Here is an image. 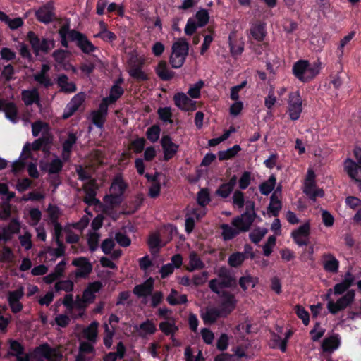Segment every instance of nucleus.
<instances>
[{"label":"nucleus","mask_w":361,"mask_h":361,"mask_svg":"<svg viewBox=\"0 0 361 361\" xmlns=\"http://www.w3.org/2000/svg\"><path fill=\"white\" fill-rule=\"evenodd\" d=\"M266 233H267L266 229H262V230H260L259 228L255 229L250 233V235H249L250 239L255 244H257L259 242H260V240L264 236Z\"/></svg>","instance_id":"052dcab7"},{"label":"nucleus","mask_w":361,"mask_h":361,"mask_svg":"<svg viewBox=\"0 0 361 361\" xmlns=\"http://www.w3.org/2000/svg\"><path fill=\"white\" fill-rule=\"evenodd\" d=\"M227 317V314H225L219 307H207L205 312L201 314V317L206 325L214 324L218 319Z\"/></svg>","instance_id":"ddd939ff"},{"label":"nucleus","mask_w":361,"mask_h":361,"mask_svg":"<svg viewBox=\"0 0 361 361\" xmlns=\"http://www.w3.org/2000/svg\"><path fill=\"white\" fill-rule=\"evenodd\" d=\"M209 20V15L208 11L205 8H202L197 11L195 17L188 18L184 31L186 35L192 36L194 35L199 27H204Z\"/></svg>","instance_id":"20e7f679"},{"label":"nucleus","mask_w":361,"mask_h":361,"mask_svg":"<svg viewBox=\"0 0 361 361\" xmlns=\"http://www.w3.org/2000/svg\"><path fill=\"white\" fill-rule=\"evenodd\" d=\"M322 68V62L319 59L310 63L309 61L300 59L294 63L293 66V74L303 83H307L312 80Z\"/></svg>","instance_id":"f03ea898"},{"label":"nucleus","mask_w":361,"mask_h":361,"mask_svg":"<svg viewBox=\"0 0 361 361\" xmlns=\"http://www.w3.org/2000/svg\"><path fill=\"white\" fill-rule=\"evenodd\" d=\"M220 228L222 230L221 237L224 241L231 240L240 234L239 231L232 225L230 226L227 224H222Z\"/></svg>","instance_id":"473e14b6"},{"label":"nucleus","mask_w":361,"mask_h":361,"mask_svg":"<svg viewBox=\"0 0 361 361\" xmlns=\"http://www.w3.org/2000/svg\"><path fill=\"white\" fill-rule=\"evenodd\" d=\"M102 288V283L99 281L90 283L84 290L82 298L88 303L92 304L96 299V293Z\"/></svg>","instance_id":"f3484780"},{"label":"nucleus","mask_w":361,"mask_h":361,"mask_svg":"<svg viewBox=\"0 0 361 361\" xmlns=\"http://www.w3.org/2000/svg\"><path fill=\"white\" fill-rule=\"evenodd\" d=\"M72 264L78 267L75 272L76 278H87L92 271V265L85 257H80L74 259Z\"/></svg>","instance_id":"9d476101"},{"label":"nucleus","mask_w":361,"mask_h":361,"mask_svg":"<svg viewBox=\"0 0 361 361\" xmlns=\"http://www.w3.org/2000/svg\"><path fill=\"white\" fill-rule=\"evenodd\" d=\"M60 42L63 47L68 49L69 42H74L76 47L85 54L90 55L97 50L87 35L81 32L70 28V22L67 20L58 31Z\"/></svg>","instance_id":"f257e3e1"},{"label":"nucleus","mask_w":361,"mask_h":361,"mask_svg":"<svg viewBox=\"0 0 361 361\" xmlns=\"http://www.w3.org/2000/svg\"><path fill=\"white\" fill-rule=\"evenodd\" d=\"M78 140L75 133L69 132L67 139L63 142L62 148L64 149L66 152H72L73 145L76 143Z\"/></svg>","instance_id":"de8ad7c7"},{"label":"nucleus","mask_w":361,"mask_h":361,"mask_svg":"<svg viewBox=\"0 0 361 361\" xmlns=\"http://www.w3.org/2000/svg\"><path fill=\"white\" fill-rule=\"evenodd\" d=\"M217 275L221 279L219 287L224 288H235L237 286V281L233 276L230 270L226 267H221L217 271Z\"/></svg>","instance_id":"f8f14e48"},{"label":"nucleus","mask_w":361,"mask_h":361,"mask_svg":"<svg viewBox=\"0 0 361 361\" xmlns=\"http://www.w3.org/2000/svg\"><path fill=\"white\" fill-rule=\"evenodd\" d=\"M24 295V290L23 287L18 289L9 291L8 293V302L13 313L17 314L23 310V304L20 302V299Z\"/></svg>","instance_id":"9b49d317"},{"label":"nucleus","mask_w":361,"mask_h":361,"mask_svg":"<svg viewBox=\"0 0 361 361\" xmlns=\"http://www.w3.org/2000/svg\"><path fill=\"white\" fill-rule=\"evenodd\" d=\"M277 334L272 332V348H279L285 353L287 350L288 339L292 336L293 331L283 326H276Z\"/></svg>","instance_id":"39448f33"},{"label":"nucleus","mask_w":361,"mask_h":361,"mask_svg":"<svg viewBox=\"0 0 361 361\" xmlns=\"http://www.w3.org/2000/svg\"><path fill=\"white\" fill-rule=\"evenodd\" d=\"M211 202V196L207 188H201L197 194V202L202 207H206Z\"/></svg>","instance_id":"58836bf2"},{"label":"nucleus","mask_w":361,"mask_h":361,"mask_svg":"<svg viewBox=\"0 0 361 361\" xmlns=\"http://www.w3.org/2000/svg\"><path fill=\"white\" fill-rule=\"evenodd\" d=\"M189 51V44L185 38H179L172 45V53L187 57Z\"/></svg>","instance_id":"393cba45"},{"label":"nucleus","mask_w":361,"mask_h":361,"mask_svg":"<svg viewBox=\"0 0 361 361\" xmlns=\"http://www.w3.org/2000/svg\"><path fill=\"white\" fill-rule=\"evenodd\" d=\"M161 145L164 152V160L169 161L178 152L179 146L173 142L171 137L166 135H163L161 140Z\"/></svg>","instance_id":"1a4fd4ad"},{"label":"nucleus","mask_w":361,"mask_h":361,"mask_svg":"<svg viewBox=\"0 0 361 361\" xmlns=\"http://www.w3.org/2000/svg\"><path fill=\"white\" fill-rule=\"evenodd\" d=\"M250 180H251V173L249 171H244L241 176V177L239 179V188L241 189V190H245L246 189L250 183Z\"/></svg>","instance_id":"338daca9"},{"label":"nucleus","mask_w":361,"mask_h":361,"mask_svg":"<svg viewBox=\"0 0 361 361\" xmlns=\"http://www.w3.org/2000/svg\"><path fill=\"white\" fill-rule=\"evenodd\" d=\"M355 32L351 31L348 35H345L340 42V44L337 48V56L341 58L343 55V49L345 46L355 37Z\"/></svg>","instance_id":"09e8293b"},{"label":"nucleus","mask_w":361,"mask_h":361,"mask_svg":"<svg viewBox=\"0 0 361 361\" xmlns=\"http://www.w3.org/2000/svg\"><path fill=\"white\" fill-rule=\"evenodd\" d=\"M153 288L154 279L150 277L144 283L136 285L133 290V293L139 298L147 297L152 295Z\"/></svg>","instance_id":"aec40b11"},{"label":"nucleus","mask_w":361,"mask_h":361,"mask_svg":"<svg viewBox=\"0 0 361 361\" xmlns=\"http://www.w3.org/2000/svg\"><path fill=\"white\" fill-rule=\"evenodd\" d=\"M175 105L182 111H193L196 109L195 102L190 99L185 93L178 92L173 96Z\"/></svg>","instance_id":"2eb2a0df"},{"label":"nucleus","mask_w":361,"mask_h":361,"mask_svg":"<svg viewBox=\"0 0 361 361\" xmlns=\"http://www.w3.org/2000/svg\"><path fill=\"white\" fill-rule=\"evenodd\" d=\"M205 264L198 256L197 253L192 251L189 255V264L185 267L186 270L192 272L195 270L202 269Z\"/></svg>","instance_id":"cd10ccee"},{"label":"nucleus","mask_w":361,"mask_h":361,"mask_svg":"<svg viewBox=\"0 0 361 361\" xmlns=\"http://www.w3.org/2000/svg\"><path fill=\"white\" fill-rule=\"evenodd\" d=\"M0 20L5 23L11 30H17L24 24L23 20L20 17H16L11 19L4 12L0 11Z\"/></svg>","instance_id":"c756f323"},{"label":"nucleus","mask_w":361,"mask_h":361,"mask_svg":"<svg viewBox=\"0 0 361 361\" xmlns=\"http://www.w3.org/2000/svg\"><path fill=\"white\" fill-rule=\"evenodd\" d=\"M241 150V147L238 145H235L232 147L218 152V158L220 161L229 160L236 156Z\"/></svg>","instance_id":"c9c22d12"},{"label":"nucleus","mask_w":361,"mask_h":361,"mask_svg":"<svg viewBox=\"0 0 361 361\" xmlns=\"http://www.w3.org/2000/svg\"><path fill=\"white\" fill-rule=\"evenodd\" d=\"M291 235L310 237V224L309 221L304 223L300 226L297 229L291 233Z\"/></svg>","instance_id":"49530a36"},{"label":"nucleus","mask_w":361,"mask_h":361,"mask_svg":"<svg viewBox=\"0 0 361 361\" xmlns=\"http://www.w3.org/2000/svg\"><path fill=\"white\" fill-rule=\"evenodd\" d=\"M35 353L40 355L47 360H51L54 357L56 360L62 357V355L56 351L55 348H51L48 343H45L36 347L34 350Z\"/></svg>","instance_id":"a211bd4d"},{"label":"nucleus","mask_w":361,"mask_h":361,"mask_svg":"<svg viewBox=\"0 0 361 361\" xmlns=\"http://www.w3.org/2000/svg\"><path fill=\"white\" fill-rule=\"evenodd\" d=\"M171 322L164 321L161 322L159 324V329L166 335L171 336V339L173 342H175V338L173 337L175 333L178 330V327L176 326L175 321L171 319Z\"/></svg>","instance_id":"72a5a7b5"},{"label":"nucleus","mask_w":361,"mask_h":361,"mask_svg":"<svg viewBox=\"0 0 361 361\" xmlns=\"http://www.w3.org/2000/svg\"><path fill=\"white\" fill-rule=\"evenodd\" d=\"M340 344L341 341L338 338V335L333 334L332 336L323 340L322 343V348L324 353H332L338 348Z\"/></svg>","instance_id":"5701e85b"},{"label":"nucleus","mask_w":361,"mask_h":361,"mask_svg":"<svg viewBox=\"0 0 361 361\" xmlns=\"http://www.w3.org/2000/svg\"><path fill=\"white\" fill-rule=\"evenodd\" d=\"M160 192H161L160 181L158 180L156 182L152 183V185L149 189V193H148L149 196L153 199L157 198L159 196Z\"/></svg>","instance_id":"69168bd1"},{"label":"nucleus","mask_w":361,"mask_h":361,"mask_svg":"<svg viewBox=\"0 0 361 361\" xmlns=\"http://www.w3.org/2000/svg\"><path fill=\"white\" fill-rule=\"evenodd\" d=\"M55 9L54 2L48 1L35 11V18L39 22L47 25L56 20Z\"/></svg>","instance_id":"0eeeda50"},{"label":"nucleus","mask_w":361,"mask_h":361,"mask_svg":"<svg viewBox=\"0 0 361 361\" xmlns=\"http://www.w3.org/2000/svg\"><path fill=\"white\" fill-rule=\"evenodd\" d=\"M324 269L332 274L338 271L340 262L331 253H324L322 256Z\"/></svg>","instance_id":"6ab92c4d"},{"label":"nucleus","mask_w":361,"mask_h":361,"mask_svg":"<svg viewBox=\"0 0 361 361\" xmlns=\"http://www.w3.org/2000/svg\"><path fill=\"white\" fill-rule=\"evenodd\" d=\"M355 297V292L354 290H348L344 295L340 298L337 301V304L340 307L341 311L345 309L354 300Z\"/></svg>","instance_id":"e433bc0d"},{"label":"nucleus","mask_w":361,"mask_h":361,"mask_svg":"<svg viewBox=\"0 0 361 361\" xmlns=\"http://www.w3.org/2000/svg\"><path fill=\"white\" fill-rule=\"evenodd\" d=\"M91 114L92 123L95 125L98 128H103L104 124L106 121V116L94 111H92Z\"/></svg>","instance_id":"864d4df0"},{"label":"nucleus","mask_w":361,"mask_h":361,"mask_svg":"<svg viewBox=\"0 0 361 361\" xmlns=\"http://www.w3.org/2000/svg\"><path fill=\"white\" fill-rule=\"evenodd\" d=\"M85 101V97L82 94H78L75 95L69 103L64 109L62 116L63 119H68L76 112L79 107Z\"/></svg>","instance_id":"dca6fc26"},{"label":"nucleus","mask_w":361,"mask_h":361,"mask_svg":"<svg viewBox=\"0 0 361 361\" xmlns=\"http://www.w3.org/2000/svg\"><path fill=\"white\" fill-rule=\"evenodd\" d=\"M204 82L202 80H200L197 83H195L192 87H190L188 90V94L190 97L193 99H198L200 97V90L203 87Z\"/></svg>","instance_id":"bf43d9fd"},{"label":"nucleus","mask_w":361,"mask_h":361,"mask_svg":"<svg viewBox=\"0 0 361 361\" xmlns=\"http://www.w3.org/2000/svg\"><path fill=\"white\" fill-rule=\"evenodd\" d=\"M56 292L63 290L67 293L72 292L74 288V283L69 279L57 281L54 285Z\"/></svg>","instance_id":"79ce46f5"},{"label":"nucleus","mask_w":361,"mask_h":361,"mask_svg":"<svg viewBox=\"0 0 361 361\" xmlns=\"http://www.w3.org/2000/svg\"><path fill=\"white\" fill-rule=\"evenodd\" d=\"M124 93V90L122 87H118L116 85H113L110 89L109 95L106 97L111 103H115Z\"/></svg>","instance_id":"c03bdc74"},{"label":"nucleus","mask_w":361,"mask_h":361,"mask_svg":"<svg viewBox=\"0 0 361 361\" xmlns=\"http://www.w3.org/2000/svg\"><path fill=\"white\" fill-rule=\"evenodd\" d=\"M185 59L186 58L184 56L172 53L169 59V62L173 68H179L183 65Z\"/></svg>","instance_id":"13d9d810"},{"label":"nucleus","mask_w":361,"mask_h":361,"mask_svg":"<svg viewBox=\"0 0 361 361\" xmlns=\"http://www.w3.org/2000/svg\"><path fill=\"white\" fill-rule=\"evenodd\" d=\"M250 34L257 41L263 40L266 34L265 26L260 23L253 25L250 29Z\"/></svg>","instance_id":"ea45409f"},{"label":"nucleus","mask_w":361,"mask_h":361,"mask_svg":"<svg viewBox=\"0 0 361 361\" xmlns=\"http://www.w3.org/2000/svg\"><path fill=\"white\" fill-rule=\"evenodd\" d=\"M146 144V140L144 137H138L131 142V147L136 153L142 152Z\"/></svg>","instance_id":"e2e57ef3"},{"label":"nucleus","mask_w":361,"mask_h":361,"mask_svg":"<svg viewBox=\"0 0 361 361\" xmlns=\"http://www.w3.org/2000/svg\"><path fill=\"white\" fill-rule=\"evenodd\" d=\"M140 331H144L146 334H154L157 331L155 324L152 320L147 319L145 322L141 323L139 326Z\"/></svg>","instance_id":"603ef678"},{"label":"nucleus","mask_w":361,"mask_h":361,"mask_svg":"<svg viewBox=\"0 0 361 361\" xmlns=\"http://www.w3.org/2000/svg\"><path fill=\"white\" fill-rule=\"evenodd\" d=\"M344 170L349 177L355 181L360 182L361 178H358V164L353 159L348 158L344 162Z\"/></svg>","instance_id":"b1692460"},{"label":"nucleus","mask_w":361,"mask_h":361,"mask_svg":"<svg viewBox=\"0 0 361 361\" xmlns=\"http://www.w3.org/2000/svg\"><path fill=\"white\" fill-rule=\"evenodd\" d=\"M63 162L59 158L56 157L47 165V166H41L42 171H47L49 174H56L59 178V173L62 171Z\"/></svg>","instance_id":"2f4dec72"},{"label":"nucleus","mask_w":361,"mask_h":361,"mask_svg":"<svg viewBox=\"0 0 361 361\" xmlns=\"http://www.w3.org/2000/svg\"><path fill=\"white\" fill-rule=\"evenodd\" d=\"M128 185L123 178L121 173L116 174L110 186L111 193L104 197V202L111 207L119 206L123 200V196Z\"/></svg>","instance_id":"7ed1b4c3"},{"label":"nucleus","mask_w":361,"mask_h":361,"mask_svg":"<svg viewBox=\"0 0 361 361\" xmlns=\"http://www.w3.org/2000/svg\"><path fill=\"white\" fill-rule=\"evenodd\" d=\"M79 351L84 354H93L95 353V348L93 343L91 342L82 341L79 345Z\"/></svg>","instance_id":"0e129e2a"},{"label":"nucleus","mask_w":361,"mask_h":361,"mask_svg":"<svg viewBox=\"0 0 361 361\" xmlns=\"http://www.w3.org/2000/svg\"><path fill=\"white\" fill-rule=\"evenodd\" d=\"M129 73L132 78L137 81H147L148 80L147 75L140 67L131 69Z\"/></svg>","instance_id":"6e6d98bb"},{"label":"nucleus","mask_w":361,"mask_h":361,"mask_svg":"<svg viewBox=\"0 0 361 361\" xmlns=\"http://www.w3.org/2000/svg\"><path fill=\"white\" fill-rule=\"evenodd\" d=\"M99 234L97 233H90L87 238V244L91 252H94L98 248Z\"/></svg>","instance_id":"4d7b16f0"},{"label":"nucleus","mask_w":361,"mask_h":361,"mask_svg":"<svg viewBox=\"0 0 361 361\" xmlns=\"http://www.w3.org/2000/svg\"><path fill=\"white\" fill-rule=\"evenodd\" d=\"M10 349L14 352V353H12L11 355L16 356V360L18 359V356H21L25 353L24 346L16 340H11Z\"/></svg>","instance_id":"8fccbe9b"},{"label":"nucleus","mask_w":361,"mask_h":361,"mask_svg":"<svg viewBox=\"0 0 361 361\" xmlns=\"http://www.w3.org/2000/svg\"><path fill=\"white\" fill-rule=\"evenodd\" d=\"M303 192L312 200L315 201L317 197H322L324 192L322 189L315 188L314 183H305Z\"/></svg>","instance_id":"c85d7f7f"},{"label":"nucleus","mask_w":361,"mask_h":361,"mask_svg":"<svg viewBox=\"0 0 361 361\" xmlns=\"http://www.w3.org/2000/svg\"><path fill=\"white\" fill-rule=\"evenodd\" d=\"M155 73L163 81H169L175 76V72L171 71L166 61H160L155 68Z\"/></svg>","instance_id":"412c9836"},{"label":"nucleus","mask_w":361,"mask_h":361,"mask_svg":"<svg viewBox=\"0 0 361 361\" xmlns=\"http://www.w3.org/2000/svg\"><path fill=\"white\" fill-rule=\"evenodd\" d=\"M126 347L122 341L116 345V352H109L103 357V361H116L117 359H123L126 355Z\"/></svg>","instance_id":"bb28decb"},{"label":"nucleus","mask_w":361,"mask_h":361,"mask_svg":"<svg viewBox=\"0 0 361 361\" xmlns=\"http://www.w3.org/2000/svg\"><path fill=\"white\" fill-rule=\"evenodd\" d=\"M3 111L5 113V116L7 119L13 123H16L19 121L18 109L14 102H6L4 105Z\"/></svg>","instance_id":"a878e982"},{"label":"nucleus","mask_w":361,"mask_h":361,"mask_svg":"<svg viewBox=\"0 0 361 361\" xmlns=\"http://www.w3.org/2000/svg\"><path fill=\"white\" fill-rule=\"evenodd\" d=\"M161 133V128L159 126L154 124L149 127L147 132H146V136L147 138L152 142H156L160 136Z\"/></svg>","instance_id":"a18cd8bd"},{"label":"nucleus","mask_w":361,"mask_h":361,"mask_svg":"<svg viewBox=\"0 0 361 361\" xmlns=\"http://www.w3.org/2000/svg\"><path fill=\"white\" fill-rule=\"evenodd\" d=\"M302 100L298 91L289 93L288 100V112L292 121H296L300 117L302 111Z\"/></svg>","instance_id":"423d86ee"},{"label":"nucleus","mask_w":361,"mask_h":361,"mask_svg":"<svg viewBox=\"0 0 361 361\" xmlns=\"http://www.w3.org/2000/svg\"><path fill=\"white\" fill-rule=\"evenodd\" d=\"M159 119L164 123H173L172 112L170 107H160L157 110Z\"/></svg>","instance_id":"37998d69"},{"label":"nucleus","mask_w":361,"mask_h":361,"mask_svg":"<svg viewBox=\"0 0 361 361\" xmlns=\"http://www.w3.org/2000/svg\"><path fill=\"white\" fill-rule=\"evenodd\" d=\"M114 246L115 243L114 240L112 238H109L103 240L101 245V249L104 254L109 255L111 253Z\"/></svg>","instance_id":"774afa93"},{"label":"nucleus","mask_w":361,"mask_h":361,"mask_svg":"<svg viewBox=\"0 0 361 361\" xmlns=\"http://www.w3.org/2000/svg\"><path fill=\"white\" fill-rule=\"evenodd\" d=\"M295 314L298 318L302 319L305 325L307 326L309 324L310 314L302 305H297L295 306Z\"/></svg>","instance_id":"3c124183"},{"label":"nucleus","mask_w":361,"mask_h":361,"mask_svg":"<svg viewBox=\"0 0 361 361\" xmlns=\"http://www.w3.org/2000/svg\"><path fill=\"white\" fill-rule=\"evenodd\" d=\"M221 297L223 300L221 301L219 307L222 310V312L228 316L236 307L237 300L234 294L224 290L221 292Z\"/></svg>","instance_id":"4468645a"},{"label":"nucleus","mask_w":361,"mask_h":361,"mask_svg":"<svg viewBox=\"0 0 361 361\" xmlns=\"http://www.w3.org/2000/svg\"><path fill=\"white\" fill-rule=\"evenodd\" d=\"M233 204L239 208H243L245 205L244 194L240 190H235L233 195Z\"/></svg>","instance_id":"680f3d73"},{"label":"nucleus","mask_w":361,"mask_h":361,"mask_svg":"<svg viewBox=\"0 0 361 361\" xmlns=\"http://www.w3.org/2000/svg\"><path fill=\"white\" fill-rule=\"evenodd\" d=\"M233 190H232L226 183H222L216 189L215 195L221 198L226 199L230 196Z\"/></svg>","instance_id":"5fc2aeb1"},{"label":"nucleus","mask_w":361,"mask_h":361,"mask_svg":"<svg viewBox=\"0 0 361 361\" xmlns=\"http://www.w3.org/2000/svg\"><path fill=\"white\" fill-rule=\"evenodd\" d=\"M99 322H92L85 330L84 335L88 341L95 343L98 336Z\"/></svg>","instance_id":"f704fd0d"},{"label":"nucleus","mask_w":361,"mask_h":361,"mask_svg":"<svg viewBox=\"0 0 361 361\" xmlns=\"http://www.w3.org/2000/svg\"><path fill=\"white\" fill-rule=\"evenodd\" d=\"M245 260V254L240 252H235L229 256L228 263L232 267H238Z\"/></svg>","instance_id":"a19ab883"},{"label":"nucleus","mask_w":361,"mask_h":361,"mask_svg":"<svg viewBox=\"0 0 361 361\" xmlns=\"http://www.w3.org/2000/svg\"><path fill=\"white\" fill-rule=\"evenodd\" d=\"M22 100L26 106L32 105L34 103L39 102V94L36 88L31 90H23Z\"/></svg>","instance_id":"7c9ffc66"},{"label":"nucleus","mask_w":361,"mask_h":361,"mask_svg":"<svg viewBox=\"0 0 361 361\" xmlns=\"http://www.w3.org/2000/svg\"><path fill=\"white\" fill-rule=\"evenodd\" d=\"M56 82L62 92L73 93L77 90L76 85L73 82H68V78L66 74L59 75Z\"/></svg>","instance_id":"4be33fe9"},{"label":"nucleus","mask_w":361,"mask_h":361,"mask_svg":"<svg viewBox=\"0 0 361 361\" xmlns=\"http://www.w3.org/2000/svg\"><path fill=\"white\" fill-rule=\"evenodd\" d=\"M256 214L255 212L245 211L243 214L233 218L231 225L235 227L239 233L248 231L255 221Z\"/></svg>","instance_id":"6e6552de"},{"label":"nucleus","mask_w":361,"mask_h":361,"mask_svg":"<svg viewBox=\"0 0 361 361\" xmlns=\"http://www.w3.org/2000/svg\"><path fill=\"white\" fill-rule=\"evenodd\" d=\"M83 189L85 192V197H84L83 201L85 204L89 206L100 204V201L96 197V192L92 188L87 187L85 185Z\"/></svg>","instance_id":"4c0bfd02"}]
</instances>
